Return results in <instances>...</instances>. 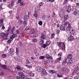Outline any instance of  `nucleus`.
I'll return each instance as SVG.
<instances>
[{"label":"nucleus","mask_w":79,"mask_h":79,"mask_svg":"<svg viewBox=\"0 0 79 79\" xmlns=\"http://www.w3.org/2000/svg\"><path fill=\"white\" fill-rule=\"evenodd\" d=\"M22 1H23V0H18L17 2V4L20 3V6H24V5H25V3H24V2H23Z\"/></svg>","instance_id":"4"},{"label":"nucleus","mask_w":79,"mask_h":79,"mask_svg":"<svg viewBox=\"0 0 79 79\" xmlns=\"http://www.w3.org/2000/svg\"><path fill=\"white\" fill-rule=\"evenodd\" d=\"M57 60H58V61H60L61 60V57H60L58 58L57 59Z\"/></svg>","instance_id":"53"},{"label":"nucleus","mask_w":79,"mask_h":79,"mask_svg":"<svg viewBox=\"0 0 79 79\" xmlns=\"http://www.w3.org/2000/svg\"><path fill=\"white\" fill-rule=\"evenodd\" d=\"M43 19H44V20H45V19H46V16L45 15H44L42 17Z\"/></svg>","instance_id":"35"},{"label":"nucleus","mask_w":79,"mask_h":79,"mask_svg":"<svg viewBox=\"0 0 79 79\" xmlns=\"http://www.w3.org/2000/svg\"><path fill=\"white\" fill-rule=\"evenodd\" d=\"M9 53H10V52H15V50H14L13 48H11L9 50Z\"/></svg>","instance_id":"24"},{"label":"nucleus","mask_w":79,"mask_h":79,"mask_svg":"<svg viewBox=\"0 0 79 79\" xmlns=\"http://www.w3.org/2000/svg\"><path fill=\"white\" fill-rule=\"evenodd\" d=\"M1 56L2 58H5L6 57V55L5 54H2V55Z\"/></svg>","instance_id":"33"},{"label":"nucleus","mask_w":79,"mask_h":79,"mask_svg":"<svg viewBox=\"0 0 79 79\" xmlns=\"http://www.w3.org/2000/svg\"><path fill=\"white\" fill-rule=\"evenodd\" d=\"M72 28L71 27V25H70V24H69L68 26L66 28V30L67 31H70L71 30H72Z\"/></svg>","instance_id":"14"},{"label":"nucleus","mask_w":79,"mask_h":79,"mask_svg":"<svg viewBox=\"0 0 79 79\" xmlns=\"http://www.w3.org/2000/svg\"><path fill=\"white\" fill-rule=\"evenodd\" d=\"M18 44L19 45L20 47H23V43L22 42L19 41L18 42Z\"/></svg>","instance_id":"27"},{"label":"nucleus","mask_w":79,"mask_h":79,"mask_svg":"<svg viewBox=\"0 0 79 79\" xmlns=\"http://www.w3.org/2000/svg\"><path fill=\"white\" fill-rule=\"evenodd\" d=\"M19 52H18V49H16V53L17 54H18V53H19Z\"/></svg>","instance_id":"61"},{"label":"nucleus","mask_w":79,"mask_h":79,"mask_svg":"<svg viewBox=\"0 0 79 79\" xmlns=\"http://www.w3.org/2000/svg\"><path fill=\"white\" fill-rule=\"evenodd\" d=\"M55 34L54 33L52 34L51 35V38L53 39V37H54V36H55Z\"/></svg>","instance_id":"31"},{"label":"nucleus","mask_w":79,"mask_h":79,"mask_svg":"<svg viewBox=\"0 0 79 79\" xmlns=\"http://www.w3.org/2000/svg\"><path fill=\"white\" fill-rule=\"evenodd\" d=\"M47 45H46V44H43V47L44 48H46V47H47Z\"/></svg>","instance_id":"52"},{"label":"nucleus","mask_w":79,"mask_h":79,"mask_svg":"<svg viewBox=\"0 0 79 79\" xmlns=\"http://www.w3.org/2000/svg\"><path fill=\"white\" fill-rule=\"evenodd\" d=\"M16 19H19V16H18L16 17Z\"/></svg>","instance_id":"63"},{"label":"nucleus","mask_w":79,"mask_h":79,"mask_svg":"<svg viewBox=\"0 0 79 79\" xmlns=\"http://www.w3.org/2000/svg\"><path fill=\"white\" fill-rule=\"evenodd\" d=\"M44 69H42V68L40 67H37L36 68V71L39 73H40V72H41V73Z\"/></svg>","instance_id":"6"},{"label":"nucleus","mask_w":79,"mask_h":79,"mask_svg":"<svg viewBox=\"0 0 79 79\" xmlns=\"http://www.w3.org/2000/svg\"><path fill=\"white\" fill-rule=\"evenodd\" d=\"M35 53L36 56H39V53L37 52H35Z\"/></svg>","instance_id":"56"},{"label":"nucleus","mask_w":79,"mask_h":79,"mask_svg":"<svg viewBox=\"0 0 79 79\" xmlns=\"http://www.w3.org/2000/svg\"><path fill=\"white\" fill-rule=\"evenodd\" d=\"M18 74L19 75V77H16V78L17 79H24L26 77V76H24L23 73L21 72H19Z\"/></svg>","instance_id":"1"},{"label":"nucleus","mask_w":79,"mask_h":79,"mask_svg":"<svg viewBox=\"0 0 79 79\" xmlns=\"http://www.w3.org/2000/svg\"><path fill=\"white\" fill-rule=\"evenodd\" d=\"M23 25H24V26H27V22H26V21H25L24 22H23Z\"/></svg>","instance_id":"47"},{"label":"nucleus","mask_w":79,"mask_h":79,"mask_svg":"<svg viewBox=\"0 0 79 79\" xmlns=\"http://www.w3.org/2000/svg\"><path fill=\"white\" fill-rule=\"evenodd\" d=\"M46 33L45 31H44L42 34H41V38L42 39H46Z\"/></svg>","instance_id":"5"},{"label":"nucleus","mask_w":79,"mask_h":79,"mask_svg":"<svg viewBox=\"0 0 79 79\" xmlns=\"http://www.w3.org/2000/svg\"><path fill=\"white\" fill-rule=\"evenodd\" d=\"M44 58H45V56H42L40 57L39 58L40 60H42V59H44Z\"/></svg>","instance_id":"34"},{"label":"nucleus","mask_w":79,"mask_h":79,"mask_svg":"<svg viewBox=\"0 0 79 79\" xmlns=\"http://www.w3.org/2000/svg\"><path fill=\"white\" fill-rule=\"evenodd\" d=\"M79 76H76L74 77V79H79Z\"/></svg>","instance_id":"50"},{"label":"nucleus","mask_w":79,"mask_h":79,"mask_svg":"<svg viewBox=\"0 0 79 79\" xmlns=\"http://www.w3.org/2000/svg\"><path fill=\"white\" fill-rule=\"evenodd\" d=\"M7 6L8 7V8H10V9H12V8H13V6H12L10 4H9Z\"/></svg>","instance_id":"28"},{"label":"nucleus","mask_w":79,"mask_h":79,"mask_svg":"<svg viewBox=\"0 0 79 79\" xmlns=\"http://www.w3.org/2000/svg\"><path fill=\"white\" fill-rule=\"evenodd\" d=\"M38 23L39 24V25L41 26L42 25V22L41 21H40V22H39Z\"/></svg>","instance_id":"42"},{"label":"nucleus","mask_w":79,"mask_h":79,"mask_svg":"<svg viewBox=\"0 0 79 79\" xmlns=\"http://www.w3.org/2000/svg\"><path fill=\"white\" fill-rule=\"evenodd\" d=\"M38 34L36 33L35 34H34L33 35V37H37V36H38Z\"/></svg>","instance_id":"43"},{"label":"nucleus","mask_w":79,"mask_h":79,"mask_svg":"<svg viewBox=\"0 0 79 79\" xmlns=\"http://www.w3.org/2000/svg\"><path fill=\"white\" fill-rule=\"evenodd\" d=\"M68 22H65L64 25H64H68Z\"/></svg>","instance_id":"60"},{"label":"nucleus","mask_w":79,"mask_h":79,"mask_svg":"<svg viewBox=\"0 0 79 79\" xmlns=\"http://www.w3.org/2000/svg\"><path fill=\"white\" fill-rule=\"evenodd\" d=\"M67 63V61L66 60H65L64 61H63L62 62V64H64H64H66V63Z\"/></svg>","instance_id":"40"},{"label":"nucleus","mask_w":79,"mask_h":79,"mask_svg":"<svg viewBox=\"0 0 79 79\" xmlns=\"http://www.w3.org/2000/svg\"><path fill=\"white\" fill-rule=\"evenodd\" d=\"M35 13H38L40 10V7H35Z\"/></svg>","instance_id":"15"},{"label":"nucleus","mask_w":79,"mask_h":79,"mask_svg":"<svg viewBox=\"0 0 79 79\" xmlns=\"http://www.w3.org/2000/svg\"><path fill=\"white\" fill-rule=\"evenodd\" d=\"M68 15H65L64 17V19L65 20H68L69 18Z\"/></svg>","instance_id":"26"},{"label":"nucleus","mask_w":79,"mask_h":79,"mask_svg":"<svg viewBox=\"0 0 79 79\" xmlns=\"http://www.w3.org/2000/svg\"><path fill=\"white\" fill-rule=\"evenodd\" d=\"M18 23L19 25H22L23 24V21L20 19L19 20Z\"/></svg>","instance_id":"18"},{"label":"nucleus","mask_w":79,"mask_h":79,"mask_svg":"<svg viewBox=\"0 0 79 79\" xmlns=\"http://www.w3.org/2000/svg\"><path fill=\"white\" fill-rule=\"evenodd\" d=\"M74 40V37L71 35H70L69 37L68 38V41H71L72 40Z\"/></svg>","instance_id":"11"},{"label":"nucleus","mask_w":79,"mask_h":79,"mask_svg":"<svg viewBox=\"0 0 79 79\" xmlns=\"http://www.w3.org/2000/svg\"><path fill=\"white\" fill-rule=\"evenodd\" d=\"M28 74L30 76H31V77H33L35 76V74L32 73V72H31L28 73Z\"/></svg>","instance_id":"19"},{"label":"nucleus","mask_w":79,"mask_h":79,"mask_svg":"<svg viewBox=\"0 0 79 79\" xmlns=\"http://www.w3.org/2000/svg\"><path fill=\"white\" fill-rule=\"evenodd\" d=\"M37 41V40L36 39H33V42H36Z\"/></svg>","instance_id":"49"},{"label":"nucleus","mask_w":79,"mask_h":79,"mask_svg":"<svg viewBox=\"0 0 79 79\" xmlns=\"http://www.w3.org/2000/svg\"><path fill=\"white\" fill-rule=\"evenodd\" d=\"M70 31V33H71V34H73V35L75 34V32L74 31V30L73 29H72V30H71Z\"/></svg>","instance_id":"25"},{"label":"nucleus","mask_w":79,"mask_h":79,"mask_svg":"<svg viewBox=\"0 0 79 79\" xmlns=\"http://www.w3.org/2000/svg\"><path fill=\"white\" fill-rule=\"evenodd\" d=\"M45 57L46 59H48V60H51L52 58V56H50L48 54H45Z\"/></svg>","instance_id":"7"},{"label":"nucleus","mask_w":79,"mask_h":79,"mask_svg":"<svg viewBox=\"0 0 79 79\" xmlns=\"http://www.w3.org/2000/svg\"><path fill=\"white\" fill-rule=\"evenodd\" d=\"M16 32L17 33V34H19V30L18 29L16 31Z\"/></svg>","instance_id":"46"},{"label":"nucleus","mask_w":79,"mask_h":79,"mask_svg":"<svg viewBox=\"0 0 79 79\" xmlns=\"http://www.w3.org/2000/svg\"><path fill=\"white\" fill-rule=\"evenodd\" d=\"M9 13H10V14H11V13H12V10L9 11Z\"/></svg>","instance_id":"64"},{"label":"nucleus","mask_w":79,"mask_h":79,"mask_svg":"<svg viewBox=\"0 0 79 79\" xmlns=\"http://www.w3.org/2000/svg\"><path fill=\"white\" fill-rule=\"evenodd\" d=\"M44 43V41L42 40H41L40 41V43L42 45H43Z\"/></svg>","instance_id":"30"},{"label":"nucleus","mask_w":79,"mask_h":79,"mask_svg":"<svg viewBox=\"0 0 79 79\" xmlns=\"http://www.w3.org/2000/svg\"><path fill=\"white\" fill-rule=\"evenodd\" d=\"M16 28H15V27H12V29L10 31V34H13V32H14V31L15 30Z\"/></svg>","instance_id":"10"},{"label":"nucleus","mask_w":79,"mask_h":79,"mask_svg":"<svg viewBox=\"0 0 79 79\" xmlns=\"http://www.w3.org/2000/svg\"><path fill=\"white\" fill-rule=\"evenodd\" d=\"M53 15L52 16L53 17H55V15H56V14H55V12H53Z\"/></svg>","instance_id":"62"},{"label":"nucleus","mask_w":79,"mask_h":79,"mask_svg":"<svg viewBox=\"0 0 79 79\" xmlns=\"http://www.w3.org/2000/svg\"><path fill=\"white\" fill-rule=\"evenodd\" d=\"M28 16H29L31 14V12L28 11Z\"/></svg>","instance_id":"59"},{"label":"nucleus","mask_w":79,"mask_h":79,"mask_svg":"<svg viewBox=\"0 0 79 79\" xmlns=\"http://www.w3.org/2000/svg\"><path fill=\"white\" fill-rule=\"evenodd\" d=\"M17 36H18L17 34H13L12 35L10 36V39H12V40H11V41H13V39L15 38V37H17Z\"/></svg>","instance_id":"8"},{"label":"nucleus","mask_w":79,"mask_h":79,"mask_svg":"<svg viewBox=\"0 0 79 79\" xmlns=\"http://www.w3.org/2000/svg\"><path fill=\"white\" fill-rule=\"evenodd\" d=\"M49 73L51 74H54L55 73V71L52 70H49Z\"/></svg>","instance_id":"29"},{"label":"nucleus","mask_w":79,"mask_h":79,"mask_svg":"<svg viewBox=\"0 0 79 79\" xmlns=\"http://www.w3.org/2000/svg\"><path fill=\"white\" fill-rule=\"evenodd\" d=\"M60 30L56 31V32L57 34H59V33H60Z\"/></svg>","instance_id":"48"},{"label":"nucleus","mask_w":79,"mask_h":79,"mask_svg":"<svg viewBox=\"0 0 79 79\" xmlns=\"http://www.w3.org/2000/svg\"><path fill=\"white\" fill-rule=\"evenodd\" d=\"M33 16H35L36 19H37V14L35 13L33 14Z\"/></svg>","instance_id":"37"},{"label":"nucleus","mask_w":79,"mask_h":79,"mask_svg":"<svg viewBox=\"0 0 79 79\" xmlns=\"http://www.w3.org/2000/svg\"><path fill=\"white\" fill-rule=\"evenodd\" d=\"M51 44L50 42V41H47L46 42V44L47 45V46H48V45H50Z\"/></svg>","instance_id":"38"},{"label":"nucleus","mask_w":79,"mask_h":79,"mask_svg":"<svg viewBox=\"0 0 79 79\" xmlns=\"http://www.w3.org/2000/svg\"><path fill=\"white\" fill-rule=\"evenodd\" d=\"M66 27L64 26V25H61L60 26V29L61 30V31H64L65 29H66V28H65Z\"/></svg>","instance_id":"12"},{"label":"nucleus","mask_w":79,"mask_h":79,"mask_svg":"<svg viewBox=\"0 0 79 79\" xmlns=\"http://www.w3.org/2000/svg\"><path fill=\"white\" fill-rule=\"evenodd\" d=\"M62 55H63V53L60 52L58 54V56L60 57H61Z\"/></svg>","instance_id":"36"},{"label":"nucleus","mask_w":79,"mask_h":79,"mask_svg":"<svg viewBox=\"0 0 79 79\" xmlns=\"http://www.w3.org/2000/svg\"><path fill=\"white\" fill-rule=\"evenodd\" d=\"M71 6H68L66 7V11L68 12V13H69V12H71Z\"/></svg>","instance_id":"13"},{"label":"nucleus","mask_w":79,"mask_h":79,"mask_svg":"<svg viewBox=\"0 0 79 79\" xmlns=\"http://www.w3.org/2000/svg\"><path fill=\"white\" fill-rule=\"evenodd\" d=\"M11 40H8L7 41V42L8 44H10V43H11V41H11Z\"/></svg>","instance_id":"44"},{"label":"nucleus","mask_w":79,"mask_h":79,"mask_svg":"<svg viewBox=\"0 0 79 79\" xmlns=\"http://www.w3.org/2000/svg\"><path fill=\"white\" fill-rule=\"evenodd\" d=\"M79 14V11L77 10H76L73 13V15H77V14Z\"/></svg>","instance_id":"20"},{"label":"nucleus","mask_w":79,"mask_h":79,"mask_svg":"<svg viewBox=\"0 0 79 79\" xmlns=\"http://www.w3.org/2000/svg\"><path fill=\"white\" fill-rule=\"evenodd\" d=\"M45 70L43 69L42 71L41 72V74L42 75V76H46L47 75V73L46 72Z\"/></svg>","instance_id":"9"},{"label":"nucleus","mask_w":79,"mask_h":79,"mask_svg":"<svg viewBox=\"0 0 79 79\" xmlns=\"http://www.w3.org/2000/svg\"><path fill=\"white\" fill-rule=\"evenodd\" d=\"M0 74L1 76H3L4 74V73H3V72H1V73H0Z\"/></svg>","instance_id":"54"},{"label":"nucleus","mask_w":79,"mask_h":79,"mask_svg":"<svg viewBox=\"0 0 79 79\" xmlns=\"http://www.w3.org/2000/svg\"><path fill=\"white\" fill-rule=\"evenodd\" d=\"M2 10V5H0V11Z\"/></svg>","instance_id":"58"},{"label":"nucleus","mask_w":79,"mask_h":79,"mask_svg":"<svg viewBox=\"0 0 79 79\" xmlns=\"http://www.w3.org/2000/svg\"><path fill=\"white\" fill-rule=\"evenodd\" d=\"M57 44L58 46L60 47V48H61L62 50H65V44L63 43H57Z\"/></svg>","instance_id":"2"},{"label":"nucleus","mask_w":79,"mask_h":79,"mask_svg":"<svg viewBox=\"0 0 79 79\" xmlns=\"http://www.w3.org/2000/svg\"><path fill=\"white\" fill-rule=\"evenodd\" d=\"M39 6H42V5H44V3L42 2H41L39 4Z\"/></svg>","instance_id":"45"},{"label":"nucleus","mask_w":79,"mask_h":79,"mask_svg":"<svg viewBox=\"0 0 79 79\" xmlns=\"http://www.w3.org/2000/svg\"><path fill=\"white\" fill-rule=\"evenodd\" d=\"M66 68H65V67H62L60 69V71L61 72H64V71H66Z\"/></svg>","instance_id":"16"},{"label":"nucleus","mask_w":79,"mask_h":79,"mask_svg":"<svg viewBox=\"0 0 79 79\" xmlns=\"http://www.w3.org/2000/svg\"><path fill=\"white\" fill-rule=\"evenodd\" d=\"M73 61L72 60H69L68 61V63H67V65L68 64H73Z\"/></svg>","instance_id":"21"},{"label":"nucleus","mask_w":79,"mask_h":79,"mask_svg":"<svg viewBox=\"0 0 79 79\" xmlns=\"http://www.w3.org/2000/svg\"><path fill=\"white\" fill-rule=\"evenodd\" d=\"M11 29V26H10L8 28V29L7 30V31H9Z\"/></svg>","instance_id":"55"},{"label":"nucleus","mask_w":79,"mask_h":79,"mask_svg":"<svg viewBox=\"0 0 79 79\" xmlns=\"http://www.w3.org/2000/svg\"><path fill=\"white\" fill-rule=\"evenodd\" d=\"M1 68H3V69H6V66L4 64L1 65Z\"/></svg>","instance_id":"23"},{"label":"nucleus","mask_w":79,"mask_h":79,"mask_svg":"<svg viewBox=\"0 0 79 79\" xmlns=\"http://www.w3.org/2000/svg\"><path fill=\"white\" fill-rule=\"evenodd\" d=\"M67 58L68 59H69L70 60L72 59V58H73V55L71 54H69L67 56Z\"/></svg>","instance_id":"17"},{"label":"nucleus","mask_w":79,"mask_h":79,"mask_svg":"<svg viewBox=\"0 0 79 79\" xmlns=\"http://www.w3.org/2000/svg\"><path fill=\"white\" fill-rule=\"evenodd\" d=\"M29 17V16L27 15H25L24 17V20H25V21H26L27 19H28Z\"/></svg>","instance_id":"22"},{"label":"nucleus","mask_w":79,"mask_h":79,"mask_svg":"<svg viewBox=\"0 0 79 79\" xmlns=\"http://www.w3.org/2000/svg\"><path fill=\"white\" fill-rule=\"evenodd\" d=\"M20 67L19 66H18L17 67V69H18V70H19V69H20Z\"/></svg>","instance_id":"57"},{"label":"nucleus","mask_w":79,"mask_h":79,"mask_svg":"<svg viewBox=\"0 0 79 79\" xmlns=\"http://www.w3.org/2000/svg\"><path fill=\"white\" fill-rule=\"evenodd\" d=\"M15 3V1H12L11 2V4L10 5L12 6H13V5H14V3Z\"/></svg>","instance_id":"39"},{"label":"nucleus","mask_w":79,"mask_h":79,"mask_svg":"<svg viewBox=\"0 0 79 79\" xmlns=\"http://www.w3.org/2000/svg\"><path fill=\"white\" fill-rule=\"evenodd\" d=\"M57 77H59L60 78V77H63V76L61 75H60V74H58V73L57 74Z\"/></svg>","instance_id":"32"},{"label":"nucleus","mask_w":79,"mask_h":79,"mask_svg":"<svg viewBox=\"0 0 79 79\" xmlns=\"http://www.w3.org/2000/svg\"><path fill=\"white\" fill-rule=\"evenodd\" d=\"M67 2H68V0H65L64 2L63 3V4H64V5H65V4H66V3H67Z\"/></svg>","instance_id":"51"},{"label":"nucleus","mask_w":79,"mask_h":79,"mask_svg":"<svg viewBox=\"0 0 79 79\" xmlns=\"http://www.w3.org/2000/svg\"><path fill=\"white\" fill-rule=\"evenodd\" d=\"M8 33L6 34L5 33H1L0 35V37L1 38H3V40H5L6 39V37L8 36Z\"/></svg>","instance_id":"3"},{"label":"nucleus","mask_w":79,"mask_h":79,"mask_svg":"<svg viewBox=\"0 0 79 79\" xmlns=\"http://www.w3.org/2000/svg\"><path fill=\"white\" fill-rule=\"evenodd\" d=\"M25 63L26 64H29V63H30V62H29V61L28 60H27Z\"/></svg>","instance_id":"41"}]
</instances>
